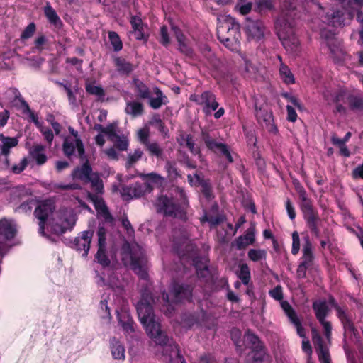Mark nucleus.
Here are the masks:
<instances>
[{
  "label": "nucleus",
  "instance_id": "obj_50",
  "mask_svg": "<svg viewBox=\"0 0 363 363\" xmlns=\"http://www.w3.org/2000/svg\"><path fill=\"white\" fill-rule=\"evenodd\" d=\"M323 239L320 240V247L325 249L327 246L330 247L332 245L331 240L334 236V233L332 230L326 228L323 230Z\"/></svg>",
  "mask_w": 363,
  "mask_h": 363
},
{
  "label": "nucleus",
  "instance_id": "obj_22",
  "mask_svg": "<svg viewBox=\"0 0 363 363\" xmlns=\"http://www.w3.org/2000/svg\"><path fill=\"white\" fill-rule=\"evenodd\" d=\"M130 23L132 29L133 30L134 35L138 40L147 41L148 35H146L144 32L145 25L142 18L138 16H131Z\"/></svg>",
  "mask_w": 363,
  "mask_h": 363
},
{
  "label": "nucleus",
  "instance_id": "obj_17",
  "mask_svg": "<svg viewBox=\"0 0 363 363\" xmlns=\"http://www.w3.org/2000/svg\"><path fill=\"white\" fill-rule=\"evenodd\" d=\"M17 230L11 221L4 218L0 220V242L6 247V242L12 240L16 235Z\"/></svg>",
  "mask_w": 363,
  "mask_h": 363
},
{
  "label": "nucleus",
  "instance_id": "obj_32",
  "mask_svg": "<svg viewBox=\"0 0 363 363\" xmlns=\"http://www.w3.org/2000/svg\"><path fill=\"white\" fill-rule=\"evenodd\" d=\"M281 307L291 323L294 325L301 321L296 312L287 301H282L281 302Z\"/></svg>",
  "mask_w": 363,
  "mask_h": 363
},
{
  "label": "nucleus",
  "instance_id": "obj_33",
  "mask_svg": "<svg viewBox=\"0 0 363 363\" xmlns=\"http://www.w3.org/2000/svg\"><path fill=\"white\" fill-rule=\"evenodd\" d=\"M2 140L1 154L7 156L10 153V149L18 145V140L15 137H5L2 134L0 135Z\"/></svg>",
  "mask_w": 363,
  "mask_h": 363
},
{
  "label": "nucleus",
  "instance_id": "obj_5",
  "mask_svg": "<svg viewBox=\"0 0 363 363\" xmlns=\"http://www.w3.org/2000/svg\"><path fill=\"white\" fill-rule=\"evenodd\" d=\"M121 255L123 260L130 258L131 269L140 279H147V259L144 250L138 245H130L125 242L121 248Z\"/></svg>",
  "mask_w": 363,
  "mask_h": 363
},
{
  "label": "nucleus",
  "instance_id": "obj_8",
  "mask_svg": "<svg viewBox=\"0 0 363 363\" xmlns=\"http://www.w3.org/2000/svg\"><path fill=\"white\" fill-rule=\"evenodd\" d=\"M325 23L333 28H342L350 23L354 18V11L347 6L333 8L324 16Z\"/></svg>",
  "mask_w": 363,
  "mask_h": 363
},
{
  "label": "nucleus",
  "instance_id": "obj_10",
  "mask_svg": "<svg viewBox=\"0 0 363 363\" xmlns=\"http://www.w3.org/2000/svg\"><path fill=\"white\" fill-rule=\"evenodd\" d=\"M55 210V203L50 200H45L40 202L34 211V215L39 220L38 233L43 236L45 235V229L48 218L52 215Z\"/></svg>",
  "mask_w": 363,
  "mask_h": 363
},
{
  "label": "nucleus",
  "instance_id": "obj_18",
  "mask_svg": "<svg viewBox=\"0 0 363 363\" xmlns=\"http://www.w3.org/2000/svg\"><path fill=\"white\" fill-rule=\"evenodd\" d=\"M255 242V227L251 225L247 229L245 235L238 237L232 245H235L237 250H242L245 249L248 245H252Z\"/></svg>",
  "mask_w": 363,
  "mask_h": 363
},
{
  "label": "nucleus",
  "instance_id": "obj_31",
  "mask_svg": "<svg viewBox=\"0 0 363 363\" xmlns=\"http://www.w3.org/2000/svg\"><path fill=\"white\" fill-rule=\"evenodd\" d=\"M110 344L113 357L115 359H124L125 348L123 344L115 337L110 340Z\"/></svg>",
  "mask_w": 363,
  "mask_h": 363
},
{
  "label": "nucleus",
  "instance_id": "obj_53",
  "mask_svg": "<svg viewBox=\"0 0 363 363\" xmlns=\"http://www.w3.org/2000/svg\"><path fill=\"white\" fill-rule=\"evenodd\" d=\"M36 30V26L35 23H30L23 30L21 34V40H27L30 38L35 33Z\"/></svg>",
  "mask_w": 363,
  "mask_h": 363
},
{
  "label": "nucleus",
  "instance_id": "obj_4",
  "mask_svg": "<svg viewBox=\"0 0 363 363\" xmlns=\"http://www.w3.org/2000/svg\"><path fill=\"white\" fill-rule=\"evenodd\" d=\"M194 287L188 284L174 281L169 289V293L163 291L161 301L163 303L162 311L170 317L174 312V304L183 302H192Z\"/></svg>",
  "mask_w": 363,
  "mask_h": 363
},
{
  "label": "nucleus",
  "instance_id": "obj_36",
  "mask_svg": "<svg viewBox=\"0 0 363 363\" xmlns=\"http://www.w3.org/2000/svg\"><path fill=\"white\" fill-rule=\"evenodd\" d=\"M279 74L283 82L286 84H293L295 83V78L291 72L289 67L281 62L279 67Z\"/></svg>",
  "mask_w": 363,
  "mask_h": 363
},
{
  "label": "nucleus",
  "instance_id": "obj_45",
  "mask_svg": "<svg viewBox=\"0 0 363 363\" xmlns=\"http://www.w3.org/2000/svg\"><path fill=\"white\" fill-rule=\"evenodd\" d=\"M238 277L242 281L243 284H249L251 279V275L250 268L247 264H242L240 266V271L238 274Z\"/></svg>",
  "mask_w": 363,
  "mask_h": 363
},
{
  "label": "nucleus",
  "instance_id": "obj_58",
  "mask_svg": "<svg viewBox=\"0 0 363 363\" xmlns=\"http://www.w3.org/2000/svg\"><path fill=\"white\" fill-rule=\"evenodd\" d=\"M281 96L288 101L291 102L298 109L302 110V105L295 96H293L291 93L289 92H283L281 94Z\"/></svg>",
  "mask_w": 363,
  "mask_h": 363
},
{
  "label": "nucleus",
  "instance_id": "obj_38",
  "mask_svg": "<svg viewBox=\"0 0 363 363\" xmlns=\"http://www.w3.org/2000/svg\"><path fill=\"white\" fill-rule=\"evenodd\" d=\"M91 184V189L95 191V194H102L104 193V184L102 179L100 178L99 174L96 172L90 178V181L87 184Z\"/></svg>",
  "mask_w": 363,
  "mask_h": 363
},
{
  "label": "nucleus",
  "instance_id": "obj_3",
  "mask_svg": "<svg viewBox=\"0 0 363 363\" xmlns=\"http://www.w3.org/2000/svg\"><path fill=\"white\" fill-rule=\"evenodd\" d=\"M292 184L301 199L299 206L306 225L311 233L318 238L320 237L319 224L321 222L318 211L313 206L312 199L308 197L307 192L300 181L294 179Z\"/></svg>",
  "mask_w": 363,
  "mask_h": 363
},
{
  "label": "nucleus",
  "instance_id": "obj_1",
  "mask_svg": "<svg viewBox=\"0 0 363 363\" xmlns=\"http://www.w3.org/2000/svg\"><path fill=\"white\" fill-rule=\"evenodd\" d=\"M153 302L151 294H143L136 308L140 323L145 327L148 336L155 344L165 347L164 352H169L171 359L177 358L182 363L185 360L180 354L179 347L172 340H169L165 332L161 330L160 324L155 320L152 303Z\"/></svg>",
  "mask_w": 363,
  "mask_h": 363
},
{
  "label": "nucleus",
  "instance_id": "obj_13",
  "mask_svg": "<svg viewBox=\"0 0 363 363\" xmlns=\"http://www.w3.org/2000/svg\"><path fill=\"white\" fill-rule=\"evenodd\" d=\"M312 340L317 352L318 359L323 363H330V355L324 340L315 329L312 330Z\"/></svg>",
  "mask_w": 363,
  "mask_h": 363
},
{
  "label": "nucleus",
  "instance_id": "obj_40",
  "mask_svg": "<svg viewBox=\"0 0 363 363\" xmlns=\"http://www.w3.org/2000/svg\"><path fill=\"white\" fill-rule=\"evenodd\" d=\"M113 143L114 147L119 151H125L129 146V140L127 136L117 135L111 140Z\"/></svg>",
  "mask_w": 363,
  "mask_h": 363
},
{
  "label": "nucleus",
  "instance_id": "obj_44",
  "mask_svg": "<svg viewBox=\"0 0 363 363\" xmlns=\"http://www.w3.org/2000/svg\"><path fill=\"white\" fill-rule=\"evenodd\" d=\"M143 155V151L140 148H137L133 153L128 155L125 167L126 168L132 167L138 161H139Z\"/></svg>",
  "mask_w": 363,
  "mask_h": 363
},
{
  "label": "nucleus",
  "instance_id": "obj_12",
  "mask_svg": "<svg viewBox=\"0 0 363 363\" xmlns=\"http://www.w3.org/2000/svg\"><path fill=\"white\" fill-rule=\"evenodd\" d=\"M93 236V232L89 230L83 231L76 237L72 244V248L79 252H82L84 257H86L90 249V244Z\"/></svg>",
  "mask_w": 363,
  "mask_h": 363
},
{
  "label": "nucleus",
  "instance_id": "obj_41",
  "mask_svg": "<svg viewBox=\"0 0 363 363\" xmlns=\"http://www.w3.org/2000/svg\"><path fill=\"white\" fill-rule=\"evenodd\" d=\"M350 108L352 111L363 110V97L350 94L347 96Z\"/></svg>",
  "mask_w": 363,
  "mask_h": 363
},
{
  "label": "nucleus",
  "instance_id": "obj_39",
  "mask_svg": "<svg viewBox=\"0 0 363 363\" xmlns=\"http://www.w3.org/2000/svg\"><path fill=\"white\" fill-rule=\"evenodd\" d=\"M95 259L102 267H108L111 261L106 252V246H98V250L95 255Z\"/></svg>",
  "mask_w": 363,
  "mask_h": 363
},
{
  "label": "nucleus",
  "instance_id": "obj_46",
  "mask_svg": "<svg viewBox=\"0 0 363 363\" xmlns=\"http://www.w3.org/2000/svg\"><path fill=\"white\" fill-rule=\"evenodd\" d=\"M108 39L115 52H119L123 48V43L118 34L115 31L108 33Z\"/></svg>",
  "mask_w": 363,
  "mask_h": 363
},
{
  "label": "nucleus",
  "instance_id": "obj_62",
  "mask_svg": "<svg viewBox=\"0 0 363 363\" xmlns=\"http://www.w3.org/2000/svg\"><path fill=\"white\" fill-rule=\"evenodd\" d=\"M184 137H185L186 146L189 149V150L192 154H196V153L199 152V150H197L195 148V143L194 140L193 135L191 134H188V135H184Z\"/></svg>",
  "mask_w": 363,
  "mask_h": 363
},
{
  "label": "nucleus",
  "instance_id": "obj_16",
  "mask_svg": "<svg viewBox=\"0 0 363 363\" xmlns=\"http://www.w3.org/2000/svg\"><path fill=\"white\" fill-rule=\"evenodd\" d=\"M246 31L254 38L261 39L264 36V23L259 19H252L251 17L246 18Z\"/></svg>",
  "mask_w": 363,
  "mask_h": 363
},
{
  "label": "nucleus",
  "instance_id": "obj_35",
  "mask_svg": "<svg viewBox=\"0 0 363 363\" xmlns=\"http://www.w3.org/2000/svg\"><path fill=\"white\" fill-rule=\"evenodd\" d=\"M244 342L246 346L251 348V350L255 348L257 346L264 345L259 337L249 329L245 333Z\"/></svg>",
  "mask_w": 363,
  "mask_h": 363
},
{
  "label": "nucleus",
  "instance_id": "obj_55",
  "mask_svg": "<svg viewBox=\"0 0 363 363\" xmlns=\"http://www.w3.org/2000/svg\"><path fill=\"white\" fill-rule=\"evenodd\" d=\"M257 5L259 11H272L274 9L273 0H259Z\"/></svg>",
  "mask_w": 363,
  "mask_h": 363
},
{
  "label": "nucleus",
  "instance_id": "obj_23",
  "mask_svg": "<svg viewBox=\"0 0 363 363\" xmlns=\"http://www.w3.org/2000/svg\"><path fill=\"white\" fill-rule=\"evenodd\" d=\"M197 184L201 186V192L207 201H211L215 198L212 184L209 179L201 177L197 173L194 175Z\"/></svg>",
  "mask_w": 363,
  "mask_h": 363
},
{
  "label": "nucleus",
  "instance_id": "obj_7",
  "mask_svg": "<svg viewBox=\"0 0 363 363\" xmlns=\"http://www.w3.org/2000/svg\"><path fill=\"white\" fill-rule=\"evenodd\" d=\"M188 205L187 201L182 203L172 197L166 195H161L156 201L155 206L158 213H163L166 216L186 220V207Z\"/></svg>",
  "mask_w": 363,
  "mask_h": 363
},
{
  "label": "nucleus",
  "instance_id": "obj_19",
  "mask_svg": "<svg viewBox=\"0 0 363 363\" xmlns=\"http://www.w3.org/2000/svg\"><path fill=\"white\" fill-rule=\"evenodd\" d=\"M87 199L89 201L92 202L95 209L99 213L102 214L106 220H111L113 219V217L111 213L109 212L108 207L106 206L104 199L101 196H99L98 194H94L93 193L88 192Z\"/></svg>",
  "mask_w": 363,
  "mask_h": 363
},
{
  "label": "nucleus",
  "instance_id": "obj_24",
  "mask_svg": "<svg viewBox=\"0 0 363 363\" xmlns=\"http://www.w3.org/2000/svg\"><path fill=\"white\" fill-rule=\"evenodd\" d=\"M312 308L314 311L316 319L318 321L325 320L330 312L328 303L325 300L315 301L313 302Z\"/></svg>",
  "mask_w": 363,
  "mask_h": 363
},
{
  "label": "nucleus",
  "instance_id": "obj_29",
  "mask_svg": "<svg viewBox=\"0 0 363 363\" xmlns=\"http://www.w3.org/2000/svg\"><path fill=\"white\" fill-rule=\"evenodd\" d=\"M314 255L313 252V245L307 236L303 246V255L301 258V262L306 264L312 265L314 260Z\"/></svg>",
  "mask_w": 363,
  "mask_h": 363
},
{
  "label": "nucleus",
  "instance_id": "obj_49",
  "mask_svg": "<svg viewBox=\"0 0 363 363\" xmlns=\"http://www.w3.org/2000/svg\"><path fill=\"white\" fill-rule=\"evenodd\" d=\"M320 38L325 40V45L329 48L330 43L337 44L339 42L335 38L334 33L328 29H323L320 31Z\"/></svg>",
  "mask_w": 363,
  "mask_h": 363
},
{
  "label": "nucleus",
  "instance_id": "obj_6",
  "mask_svg": "<svg viewBox=\"0 0 363 363\" xmlns=\"http://www.w3.org/2000/svg\"><path fill=\"white\" fill-rule=\"evenodd\" d=\"M217 36L219 41L230 50L235 52L239 50L241 33L240 24L235 18H227L220 23L217 27Z\"/></svg>",
  "mask_w": 363,
  "mask_h": 363
},
{
  "label": "nucleus",
  "instance_id": "obj_9",
  "mask_svg": "<svg viewBox=\"0 0 363 363\" xmlns=\"http://www.w3.org/2000/svg\"><path fill=\"white\" fill-rule=\"evenodd\" d=\"M189 100L202 106V111L206 115H210L212 111H216L219 107V103L216 100V96L211 90L204 91L201 94H191Z\"/></svg>",
  "mask_w": 363,
  "mask_h": 363
},
{
  "label": "nucleus",
  "instance_id": "obj_42",
  "mask_svg": "<svg viewBox=\"0 0 363 363\" xmlns=\"http://www.w3.org/2000/svg\"><path fill=\"white\" fill-rule=\"evenodd\" d=\"M255 116L257 117V121L259 123H261L262 121L263 123L268 126V124L270 123V122L272 121V112L268 111L267 110L264 108H255Z\"/></svg>",
  "mask_w": 363,
  "mask_h": 363
},
{
  "label": "nucleus",
  "instance_id": "obj_15",
  "mask_svg": "<svg viewBox=\"0 0 363 363\" xmlns=\"http://www.w3.org/2000/svg\"><path fill=\"white\" fill-rule=\"evenodd\" d=\"M84 160L85 162L81 166L77 167L73 169L72 177L73 179H77L84 184H87V182L90 181V178L96 172H93L89 160L86 157Z\"/></svg>",
  "mask_w": 363,
  "mask_h": 363
},
{
  "label": "nucleus",
  "instance_id": "obj_30",
  "mask_svg": "<svg viewBox=\"0 0 363 363\" xmlns=\"http://www.w3.org/2000/svg\"><path fill=\"white\" fill-rule=\"evenodd\" d=\"M125 112L133 118L142 116L144 113L143 104L139 101H128L126 103Z\"/></svg>",
  "mask_w": 363,
  "mask_h": 363
},
{
  "label": "nucleus",
  "instance_id": "obj_48",
  "mask_svg": "<svg viewBox=\"0 0 363 363\" xmlns=\"http://www.w3.org/2000/svg\"><path fill=\"white\" fill-rule=\"evenodd\" d=\"M248 258L252 262H259L267 257V252L261 249H250L247 252Z\"/></svg>",
  "mask_w": 363,
  "mask_h": 363
},
{
  "label": "nucleus",
  "instance_id": "obj_14",
  "mask_svg": "<svg viewBox=\"0 0 363 363\" xmlns=\"http://www.w3.org/2000/svg\"><path fill=\"white\" fill-rule=\"evenodd\" d=\"M152 189L150 185L147 183L144 184L140 182H135L130 186H123L121 188V194L128 199L133 198H140L144 195L145 191Z\"/></svg>",
  "mask_w": 363,
  "mask_h": 363
},
{
  "label": "nucleus",
  "instance_id": "obj_63",
  "mask_svg": "<svg viewBox=\"0 0 363 363\" xmlns=\"http://www.w3.org/2000/svg\"><path fill=\"white\" fill-rule=\"evenodd\" d=\"M28 164V161L27 158L23 157L19 164H14L12 167V172L14 174H20L26 168Z\"/></svg>",
  "mask_w": 363,
  "mask_h": 363
},
{
  "label": "nucleus",
  "instance_id": "obj_37",
  "mask_svg": "<svg viewBox=\"0 0 363 363\" xmlns=\"http://www.w3.org/2000/svg\"><path fill=\"white\" fill-rule=\"evenodd\" d=\"M135 91L137 96L140 99H147L151 95V91L149 87L143 82L139 80L135 81Z\"/></svg>",
  "mask_w": 363,
  "mask_h": 363
},
{
  "label": "nucleus",
  "instance_id": "obj_64",
  "mask_svg": "<svg viewBox=\"0 0 363 363\" xmlns=\"http://www.w3.org/2000/svg\"><path fill=\"white\" fill-rule=\"evenodd\" d=\"M335 310L336 311V315L338 318V319L340 320V323L350 318L347 313V307L346 306H345L343 307L338 306Z\"/></svg>",
  "mask_w": 363,
  "mask_h": 363
},
{
  "label": "nucleus",
  "instance_id": "obj_60",
  "mask_svg": "<svg viewBox=\"0 0 363 363\" xmlns=\"http://www.w3.org/2000/svg\"><path fill=\"white\" fill-rule=\"evenodd\" d=\"M270 296L276 301H281L283 299V290L280 285H277L269 292Z\"/></svg>",
  "mask_w": 363,
  "mask_h": 363
},
{
  "label": "nucleus",
  "instance_id": "obj_21",
  "mask_svg": "<svg viewBox=\"0 0 363 363\" xmlns=\"http://www.w3.org/2000/svg\"><path fill=\"white\" fill-rule=\"evenodd\" d=\"M113 64L116 68V71L123 76H129L136 68L130 62L126 60L123 57H113Z\"/></svg>",
  "mask_w": 363,
  "mask_h": 363
},
{
  "label": "nucleus",
  "instance_id": "obj_52",
  "mask_svg": "<svg viewBox=\"0 0 363 363\" xmlns=\"http://www.w3.org/2000/svg\"><path fill=\"white\" fill-rule=\"evenodd\" d=\"M252 359L255 361L263 362L266 355V349L264 345L257 346L255 348L252 349Z\"/></svg>",
  "mask_w": 363,
  "mask_h": 363
},
{
  "label": "nucleus",
  "instance_id": "obj_51",
  "mask_svg": "<svg viewBox=\"0 0 363 363\" xmlns=\"http://www.w3.org/2000/svg\"><path fill=\"white\" fill-rule=\"evenodd\" d=\"M137 139L145 146L150 142V129L147 127L140 128L137 132Z\"/></svg>",
  "mask_w": 363,
  "mask_h": 363
},
{
  "label": "nucleus",
  "instance_id": "obj_2",
  "mask_svg": "<svg viewBox=\"0 0 363 363\" xmlns=\"http://www.w3.org/2000/svg\"><path fill=\"white\" fill-rule=\"evenodd\" d=\"M298 0H284L281 11L274 22V28L278 38L289 52L298 54L300 42L294 31V21L297 16Z\"/></svg>",
  "mask_w": 363,
  "mask_h": 363
},
{
  "label": "nucleus",
  "instance_id": "obj_57",
  "mask_svg": "<svg viewBox=\"0 0 363 363\" xmlns=\"http://www.w3.org/2000/svg\"><path fill=\"white\" fill-rule=\"evenodd\" d=\"M300 250V238L297 231L292 233V248L291 253L294 255H296Z\"/></svg>",
  "mask_w": 363,
  "mask_h": 363
},
{
  "label": "nucleus",
  "instance_id": "obj_25",
  "mask_svg": "<svg viewBox=\"0 0 363 363\" xmlns=\"http://www.w3.org/2000/svg\"><path fill=\"white\" fill-rule=\"evenodd\" d=\"M117 319L123 330L126 333H131L135 331L134 321L130 314L127 311L117 313Z\"/></svg>",
  "mask_w": 363,
  "mask_h": 363
},
{
  "label": "nucleus",
  "instance_id": "obj_47",
  "mask_svg": "<svg viewBox=\"0 0 363 363\" xmlns=\"http://www.w3.org/2000/svg\"><path fill=\"white\" fill-rule=\"evenodd\" d=\"M85 89L86 91L91 95L97 96L100 98L104 97L105 96V91L104 89L101 86L94 85V82H86Z\"/></svg>",
  "mask_w": 363,
  "mask_h": 363
},
{
  "label": "nucleus",
  "instance_id": "obj_28",
  "mask_svg": "<svg viewBox=\"0 0 363 363\" xmlns=\"http://www.w3.org/2000/svg\"><path fill=\"white\" fill-rule=\"evenodd\" d=\"M45 150V147L40 144L34 145L30 150V155L38 165L45 164L48 160L47 156L44 153Z\"/></svg>",
  "mask_w": 363,
  "mask_h": 363
},
{
  "label": "nucleus",
  "instance_id": "obj_56",
  "mask_svg": "<svg viewBox=\"0 0 363 363\" xmlns=\"http://www.w3.org/2000/svg\"><path fill=\"white\" fill-rule=\"evenodd\" d=\"M118 123L117 121L113 122L105 127L104 134L107 135L111 140H113V138L118 135L116 133Z\"/></svg>",
  "mask_w": 363,
  "mask_h": 363
},
{
  "label": "nucleus",
  "instance_id": "obj_54",
  "mask_svg": "<svg viewBox=\"0 0 363 363\" xmlns=\"http://www.w3.org/2000/svg\"><path fill=\"white\" fill-rule=\"evenodd\" d=\"M160 43L164 47H167L170 43V38H169V35L168 33V28L165 25H163L160 28Z\"/></svg>",
  "mask_w": 363,
  "mask_h": 363
},
{
  "label": "nucleus",
  "instance_id": "obj_61",
  "mask_svg": "<svg viewBox=\"0 0 363 363\" xmlns=\"http://www.w3.org/2000/svg\"><path fill=\"white\" fill-rule=\"evenodd\" d=\"M285 207H286V210L287 211L289 218L291 220H294L296 218V213L295 208L289 198H287L285 201Z\"/></svg>",
  "mask_w": 363,
  "mask_h": 363
},
{
  "label": "nucleus",
  "instance_id": "obj_59",
  "mask_svg": "<svg viewBox=\"0 0 363 363\" xmlns=\"http://www.w3.org/2000/svg\"><path fill=\"white\" fill-rule=\"evenodd\" d=\"M179 51L184 54L186 57L189 58H193L194 55V52L193 49L188 45L186 43H185L184 41L179 43Z\"/></svg>",
  "mask_w": 363,
  "mask_h": 363
},
{
  "label": "nucleus",
  "instance_id": "obj_11",
  "mask_svg": "<svg viewBox=\"0 0 363 363\" xmlns=\"http://www.w3.org/2000/svg\"><path fill=\"white\" fill-rule=\"evenodd\" d=\"M76 150H77L79 158L82 161L84 160L86 155L82 140L80 138L74 140L69 136L66 137L62 144V150L64 155L66 157L70 158L72 155H74Z\"/></svg>",
  "mask_w": 363,
  "mask_h": 363
},
{
  "label": "nucleus",
  "instance_id": "obj_34",
  "mask_svg": "<svg viewBox=\"0 0 363 363\" xmlns=\"http://www.w3.org/2000/svg\"><path fill=\"white\" fill-rule=\"evenodd\" d=\"M145 150L148 152L150 157H155L157 159H162L164 155L163 149L157 142H149L145 146Z\"/></svg>",
  "mask_w": 363,
  "mask_h": 363
},
{
  "label": "nucleus",
  "instance_id": "obj_43",
  "mask_svg": "<svg viewBox=\"0 0 363 363\" xmlns=\"http://www.w3.org/2000/svg\"><path fill=\"white\" fill-rule=\"evenodd\" d=\"M197 252V247L193 243H188L183 250H178L177 254L180 257L193 258Z\"/></svg>",
  "mask_w": 363,
  "mask_h": 363
},
{
  "label": "nucleus",
  "instance_id": "obj_26",
  "mask_svg": "<svg viewBox=\"0 0 363 363\" xmlns=\"http://www.w3.org/2000/svg\"><path fill=\"white\" fill-rule=\"evenodd\" d=\"M44 14L48 22L55 28L60 29L63 26V23L56 11L52 7L50 3H47L44 7Z\"/></svg>",
  "mask_w": 363,
  "mask_h": 363
},
{
  "label": "nucleus",
  "instance_id": "obj_20",
  "mask_svg": "<svg viewBox=\"0 0 363 363\" xmlns=\"http://www.w3.org/2000/svg\"><path fill=\"white\" fill-rule=\"evenodd\" d=\"M329 50L330 55L335 64L343 65L347 60L350 59V55L347 54L340 47V43L329 45Z\"/></svg>",
  "mask_w": 363,
  "mask_h": 363
},
{
  "label": "nucleus",
  "instance_id": "obj_27",
  "mask_svg": "<svg viewBox=\"0 0 363 363\" xmlns=\"http://www.w3.org/2000/svg\"><path fill=\"white\" fill-rule=\"evenodd\" d=\"M154 93L156 97H151L150 96V98L147 99H149V105L152 108L158 109L162 105H166L169 102L167 96L164 95L158 87L154 88Z\"/></svg>",
  "mask_w": 363,
  "mask_h": 363
}]
</instances>
